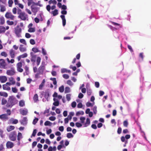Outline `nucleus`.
Returning <instances> with one entry per match:
<instances>
[{
  "mask_svg": "<svg viewBox=\"0 0 151 151\" xmlns=\"http://www.w3.org/2000/svg\"><path fill=\"white\" fill-rule=\"evenodd\" d=\"M18 101L13 96H10L8 98V101L6 105L7 107H12L13 106L18 103Z\"/></svg>",
  "mask_w": 151,
  "mask_h": 151,
  "instance_id": "nucleus-1",
  "label": "nucleus"
},
{
  "mask_svg": "<svg viewBox=\"0 0 151 151\" xmlns=\"http://www.w3.org/2000/svg\"><path fill=\"white\" fill-rule=\"evenodd\" d=\"M17 137V134L15 132H13L11 133L9 135L10 139L12 141L16 140Z\"/></svg>",
  "mask_w": 151,
  "mask_h": 151,
  "instance_id": "nucleus-2",
  "label": "nucleus"
},
{
  "mask_svg": "<svg viewBox=\"0 0 151 151\" xmlns=\"http://www.w3.org/2000/svg\"><path fill=\"white\" fill-rule=\"evenodd\" d=\"M5 16L7 19H9L11 20H13L14 17L11 12H6Z\"/></svg>",
  "mask_w": 151,
  "mask_h": 151,
  "instance_id": "nucleus-3",
  "label": "nucleus"
},
{
  "mask_svg": "<svg viewBox=\"0 0 151 151\" xmlns=\"http://www.w3.org/2000/svg\"><path fill=\"white\" fill-rule=\"evenodd\" d=\"M27 17V14L24 12H22L19 13V18L22 20H25Z\"/></svg>",
  "mask_w": 151,
  "mask_h": 151,
  "instance_id": "nucleus-4",
  "label": "nucleus"
},
{
  "mask_svg": "<svg viewBox=\"0 0 151 151\" xmlns=\"http://www.w3.org/2000/svg\"><path fill=\"white\" fill-rule=\"evenodd\" d=\"M15 72L14 69L7 70L6 71V74L9 76H12L14 74Z\"/></svg>",
  "mask_w": 151,
  "mask_h": 151,
  "instance_id": "nucleus-5",
  "label": "nucleus"
},
{
  "mask_svg": "<svg viewBox=\"0 0 151 151\" xmlns=\"http://www.w3.org/2000/svg\"><path fill=\"white\" fill-rule=\"evenodd\" d=\"M6 147L7 148H11L14 146V143L10 141H8L6 144Z\"/></svg>",
  "mask_w": 151,
  "mask_h": 151,
  "instance_id": "nucleus-6",
  "label": "nucleus"
},
{
  "mask_svg": "<svg viewBox=\"0 0 151 151\" xmlns=\"http://www.w3.org/2000/svg\"><path fill=\"white\" fill-rule=\"evenodd\" d=\"M6 65L5 60L3 59H0V68H4Z\"/></svg>",
  "mask_w": 151,
  "mask_h": 151,
  "instance_id": "nucleus-7",
  "label": "nucleus"
},
{
  "mask_svg": "<svg viewBox=\"0 0 151 151\" xmlns=\"http://www.w3.org/2000/svg\"><path fill=\"white\" fill-rule=\"evenodd\" d=\"M45 69V66L44 65H42L38 68V71L43 74V71Z\"/></svg>",
  "mask_w": 151,
  "mask_h": 151,
  "instance_id": "nucleus-8",
  "label": "nucleus"
},
{
  "mask_svg": "<svg viewBox=\"0 0 151 151\" xmlns=\"http://www.w3.org/2000/svg\"><path fill=\"white\" fill-rule=\"evenodd\" d=\"M7 80V77L5 76H0V82L1 83L6 82Z\"/></svg>",
  "mask_w": 151,
  "mask_h": 151,
  "instance_id": "nucleus-9",
  "label": "nucleus"
},
{
  "mask_svg": "<svg viewBox=\"0 0 151 151\" xmlns=\"http://www.w3.org/2000/svg\"><path fill=\"white\" fill-rule=\"evenodd\" d=\"M20 111V114L23 115H26L28 113V110L27 109H21Z\"/></svg>",
  "mask_w": 151,
  "mask_h": 151,
  "instance_id": "nucleus-10",
  "label": "nucleus"
},
{
  "mask_svg": "<svg viewBox=\"0 0 151 151\" xmlns=\"http://www.w3.org/2000/svg\"><path fill=\"white\" fill-rule=\"evenodd\" d=\"M15 54L14 50L13 49H12L9 51V54L11 58H14Z\"/></svg>",
  "mask_w": 151,
  "mask_h": 151,
  "instance_id": "nucleus-11",
  "label": "nucleus"
},
{
  "mask_svg": "<svg viewBox=\"0 0 151 151\" xmlns=\"http://www.w3.org/2000/svg\"><path fill=\"white\" fill-rule=\"evenodd\" d=\"M0 119L2 120H6L8 119V117L6 114H4L0 115Z\"/></svg>",
  "mask_w": 151,
  "mask_h": 151,
  "instance_id": "nucleus-12",
  "label": "nucleus"
},
{
  "mask_svg": "<svg viewBox=\"0 0 151 151\" xmlns=\"http://www.w3.org/2000/svg\"><path fill=\"white\" fill-rule=\"evenodd\" d=\"M60 17L62 20L63 25L64 26L66 24V19L65 16L64 15H61Z\"/></svg>",
  "mask_w": 151,
  "mask_h": 151,
  "instance_id": "nucleus-13",
  "label": "nucleus"
},
{
  "mask_svg": "<svg viewBox=\"0 0 151 151\" xmlns=\"http://www.w3.org/2000/svg\"><path fill=\"white\" fill-rule=\"evenodd\" d=\"M2 86L4 90L9 91L11 89L6 84L3 85Z\"/></svg>",
  "mask_w": 151,
  "mask_h": 151,
  "instance_id": "nucleus-14",
  "label": "nucleus"
},
{
  "mask_svg": "<svg viewBox=\"0 0 151 151\" xmlns=\"http://www.w3.org/2000/svg\"><path fill=\"white\" fill-rule=\"evenodd\" d=\"M5 22V19L4 17L1 16L0 17V25H3Z\"/></svg>",
  "mask_w": 151,
  "mask_h": 151,
  "instance_id": "nucleus-15",
  "label": "nucleus"
},
{
  "mask_svg": "<svg viewBox=\"0 0 151 151\" xmlns=\"http://www.w3.org/2000/svg\"><path fill=\"white\" fill-rule=\"evenodd\" d=\"M31 10L32 12L36 13L37 12V8L33 5L31 6Z\"/></svg>",
  "mask_w": 151,
  "mask_h": 151,
  "instance_id": "nucleus-16",
  "label": "nucleus"
},
{
  "mask_svg": "<svg viewBox=\"0 0 151 151\" xmlns=\"http://www.w3.org/2000/svg\"><path fill=\"white\" fill-rule=\"evenodd\" d=\"M19 50L22 52H24L26 50V48L23 45H20L19 47Z\"/></svg>",
  "mask_w": 151,
  "mask_h": 151,
  "instance_id": "nucleus-17",
  "label": "nucleus"
},
{
  "mask_svg": "<svg viewBox=\"0 0 151 151\" xmlns=\"http://www.w3.org/2000/svg\"><path fill=\"white\" fill-rule=\"evenodd\" d=\"M32 53H31V61L32 62H35L36 60V55H32Z\"/></svg>",
  "mask_w": 151,
  "mask_h": 151,
  "instance_id": "nucleus-18",
  "label": "nucleus"
},
{
  "mask_svg": "<svg viewBox=\"0 0 151 151\" xmlns=\"http://www.w3.org/2000/svg\"><path fill=\"white\" fill-rule=\"evenodd\" d=\"M61 72L62 73H71V71L70 70H67L66 68H63L61 69Z\"/></svg>",
  "mask_w": 151,
  "mask_h": 151,
  "instance_id": "nucleus-19",
  "label": "nucleus"
},
{
  "mask_svg": "<svg viewBox=\"0 0 151 151\" xmlns=\"http://www.w3.org/2000/svg\"><path fill=\"white\" fill-rule=\"evenodd\" d=\"M0 12H4L6 11V8L5 6L0 4Z\"/></svg>",
  "mask_w": 151,
  "mask_h": 151,
  "instance_id": "nucleus-20",
  "label": "nucleus"
},
{
  "mask_svg": "<svg viewBox=\"0 0 151 151\" xmlns=\"http://www.w3.org/2000/svg\"><path fill=\"white\" fill-rule=\"evenodd\" d=\"M5 31V27L3 26H0V33H4Z\"/></svg>",
  "mask_w": 151,
  "mask_h": 151,
  "instance_id": "nucleus-21",
  "label": "nucleus"
},
{
  "mask_svg": "<svg viewBox=\"0 0 151 151\" xmlns=\"http://www.w3.org/2000/svg\"><path fill=\"white\" fill-rule=\"evenodd\" d=\"M19 26L17 25L15 28V33L18 37H19Z\"/></svg>",
  "mask_w": 151,
  "mask_h": 151,
  "instance_id": "nucleus-22",
  "label": "nucleus"
},
{
  "mask_svg": "<svg viewBox=\"0 0 151 151\" xmlns=\"http://www.w3.org/2000/svg\"><path fill=\"white\" fill-rule=\"evenodd\" d=\"M9 81L12 84L14 85L15 83V81L14 80V79L12 77L9 78Z\"/></svg>",
  "mask_w": 151,
  "mask_h": 151,
  "instance_id": "nucleus-23",
  "label": "nucleus"
},
{
  "mask_svg": "<svg viewBox=\"0 0 151 151\" xmlns=\"http://www.w3.org/2000/svg\"><path fill=\"white\" fill-rule=\"evenodd\" d=\"M74 115V113L73 112H71L69 113V115L68 116L67 118L69 119L70 120L72 119V116Z\"/></svg>",
  "mask_w": 151,
  "mask_h": 151,
  "instance_id": "nucleus-24",
  "label": "nucleus"
},
{
  "mask_svg": "<svg viewBox=\"0 0 151 151\" xmlns=\"http://www.w3.org/2000/svg\"><path fill=\"white\" fill-rule=\"evenodd\" d=\"M14 129V126H10L7 127L6 129L8 132H9Z\"/></svg>",
  "mask_w": 151,
  "mask_h": 151,
  "instance_id": "nucleus-25",
  "label": "nucleus"
},
{
  "mask_svg": "<svg viewBox=\"0 0 151 151\" xmlns=\"http://www.w3.org/2000/svg\"><path fill=\"white\" fill-rule=\"evenodd\" d=\"M45 79H44L41 83L39 87V89H42V87L45 84Z\"/></svg>",
  "mask_w": 151,
  "mask_h": 151,
  "instance_id": "nucleus-26",
  "label": "nucleus"
},
{
  "mask_svg": "<svg viewBox=\"0 0 151 151\" xmlns=\"http://www.w3.org/2000/svg\"><path fill=\"white\" fill-rule=\"evenodd\" d=\"M33 100L35 102H36L38 101V97L37 94H35L33 97Z\"/></svg>",
  "mask_w": 151,
  "mask_h": 151,
  "instance_id": "nucleus-27",
  "label": "nucleus"
},
{
  "mask_svg": "<svg viewBox=\"0 0 151 151\" xmlns=\"http://www.w3.org/2000/svg\"><path fill=\"white\" fill-rule=\"evenodd\" d=\"M50 96V94L48 91H46L44 95V97L47 100Z\"/></svg>",
  "mask_w": 151,
  "mask_h": 151,
  "instance_id": "nucleus-28",
  "label": "nucleus"
},
{
  "mask_svg": "<svg viewBox=\"0 0 151 151\" xmlns=\"http://www.w3.org/2000/svg\"><path fill=\"white\" fill-rule=\"evenodd\" d=\"M0 95L1 96H4L6 97L8 96V95L6 92H0Z\"/></svg>",
  "mask_w": 151,
  "mask_h": 151,
  "instance_id": "nucleus-29",
  "label": "nucleus"
},
{
  "mask_svg": "<svg viewBox=\"0 0 151 151\" xmlns=\"http://www.w3.org/2000/svg\"><path fill=\"white\" fill-rule=\"evenodd\" d=\"M51 13L53 14V16H55L58 14V10L57 9H55L54 11H52Z\"/></svg>",
  "mask_w": 151,
  "mask_h": 151,
  "instance_id": "nucleus-30",
  "label": "nucleus"
},
{
  "mask_svg": "<svg viewBox=\"0 0 151 151\" xmlns=\"http://www.w3.org/2000/svg\"><path fill=\"white\" fill-rule=\"evenodd\" d=\"M35 28H29V29L28 31L29 32H33L35 31Z\"/></svg>",
  "mask_w": 151,
  "mask_h": 151,
  "instance_id": "nucleus-31",
  "label": "nucleus"
},
{
  "mask_svg": "<svg viewBox=\"0 0 151 151\" xmlns=\"http://www.w3.org/2000/svg\"><path fill=\"white\" fill-rule=\"evenodd\" d=\"M25 105L24 101L23 100H21L19 101V106L21 107H23Z\"/></svg>",
  "mask_w": 151,
  "mask_h": 151,
  "instance_id": "nucleus-32",
  "label": "nucleus"
},
{
  "mask_svg": "<svg viewBox=\"0 0 151 151\" xmlns=\"http://www.w3.org/2000/svg\"><path fill=\"white\" fill-rule=\"evenodd\" d=\"M64 86L63 85L61 86L59 88V91L61 93L63 92L64 91Z\"/></svg>",
  "mask_w": 151,
  "mask_h": 151,
  "instance_id": "nucleus-33",
  "label": "nucleus"
},
{
  "mask_svg": "<svg viewBox=\"0 0 151 151\" xmlns=\"http://www.w3.org/2000/svg\"><path fill=\"white\" fill-rule=\"evenodd\" d=\"M70 89L68 87H65V93H69L70 92Z\"/></svg>",
  "mask_w": 151,
  "mask_h": 151,
  "instance_id": "nucleus-34",
  "label": "nucleus"
},
{
  "mask_svg": "<svg viewBox=\"0 0 151 151\" xmlns=\"http://www.w3.org/2000/svg\"><path fill=\"white\" fill-rule=\"evenodd\" d=\"M7 101L4 98L2 99L1 100V104L2 105H4L7 103Z\"/></svg>",
  "mask_w": 151,
  "mask_h": 151,
  "instance_id": "nucleus-35",
  "label": "nucleus"
},
{
  "mask_svg": "<svg viewBox=\"0 0 151 151\" xmlns=\"http://www.w3.org/2000/svg\"><path fill=\"white\" fill-rule=\"evenodd\" d=\"M41 58L39 57H38L37 58L36 63L37 66L40 64L41 61Z\"/></svg>",
  "mask_w": 151,
  "mask_h": 151,
  "instance_id": "nucleus-36",
  "label": "nucleus"
},
{
  "mask_svg": "<svg viewBox=\"0 0 151 151\" xmlns=\"http://www.w3.org/2000/svg\"><path fill=\"white\" fill-rule=\"evenodd\" d=\"M84 114V113L83 111H78L76 113V115L77 116H79L80 115H83Z\"/></svg>",
  "mask_w": 151,
  "mask_h": 151,
  "instance_id": "nucleus-37",
  "label": "nucleus"
},
{
  "mask_svg": "<svg viewBox=\"0 0 151 151\" xmlns=\"http://www.w3.org/2000/svg\"><path fill=\"white\" fill-rule=\"evenodd\" d=\"M32 3H33L35 5H37V4L36 3H34L33 2V0H28L27 4L28 6H30Z\"/></svg>",
  "mask_w": 151,
  "mask_h": 151,
  "instance_id": "nucleus-38",
  "label": "nucleus"
},
{
  "mask_svg": "<svg viewBox=\"0 0 151 151\" xmlns=\"http://www.w3.org/2000/svg\"><path fill=\"white\" fill-rule=\"evenodd\" d=\"M27 55L26 53H24L22 55L19 56V60L20 58H24L26 57L27 56Z\"/></svg>",
  "mask_w": 151,
  "mask_h": 151,
  "instance_id": "nucleus-39",
  "label": "nucleus"
},
{
  "mask_svg": "<svg viewBox=\"0 0 151 151\" xmlns=\"http://www.w3.org/2000/svg\"><path fill=\"white\" fill-rule=\"evenodd\" d=\"M73 137V135L71 133H68L67 134V137L68 138H70Z\"/></svg>",
  "mask_w": 151,
  "mask_h": 151,
  "instance_id": "nucleus-40",
  "label": "nucleus"
},
{
  "mask_svg": "<svg viewBox=\"0 0 151 151\" xmlns=\"http://www.w3.org/2000/svg\"><path fill=\"white\" fill-rule=\"evenodd\" d=\"M32 51L36 53L40 52L38 49L36 47H33L32 49Z\"/></svg>",
  "mask_w": 151,
  "mask_h": 151,
  "instance_id": "nucleus-41",
  "label": "nucleus"
},
{
  "mask_svg": "<svg viewBox=\"0 0 151 151\" xmlns=\"http://www.w3.org/2000/svg\"><path fill=\"white\" fill-rule=\"evenodd\" d=\"M42 74L41 73H40L39 72H37V73L35 74V78H38L40 77V76H39V75H40Z\"/></svg>",
  "mask_w": 151,
  "mask_h": 151,
  "instance_id": "nucleus-42",
  "label": "nucleus"
},
{
  "mask_svg": "<svg viewBox=\"0 0 151 151\" xmlns=\"http://www.w3.org/2000/svg\"><path fill=\"white\" fill-rule=\"evenodd\" d=\"M5 134H4V132L3 131L0 129V136L2 138H3L4 137Z\"/></svg>",
  "mask_w": 151,
  "mask_h": 151,
  "instance_id": "nucleus-43",
  "label": "nucleus"
},
{
  "mask_svg": "<svg viewBox=\"0 0 151 151\" xmlns=\"http://www.w3.org/2000/svg\"><path fill=\"white\" fill-rule=\"evenodd\" d=\"M67 83L70 86H72L73 85V83L70 80H68L67 81Z\"/></svg>",
  "mask_w": 151,
  "mask_h": 151,
  "instance_id": "nucleus-44",
  "label": "nucleus"
},
{
  "mask_svg": "<svg viewBox=\"0 0 151 151\" xmlns=\"http://www.w3.org/2000/svg\"><path fill=\"white\" fill-rule=\"evenodd\" d=\"M71 95L70 94H68L66 95V98L68 101H69L70 99Z\"/></svg>",
  "mask_w": 151,
  "mask_h": 151,
  "instance_id": "nucleus-45",
  "label": "nucleus"
},
{
  "mask_svg": "<svg viewBox=\"0 0 151 151\" xmlns=\"http://www.w3.org/2000/svg\"><path fill=\"white\" fill-rule=\"evenodd\" d=\"M59 101L58 100L56 101H55L53 104L55 106H59Z\"/></svg>",
  "mask_w": 151,
  "mask_h": 151,
  "instance_id": "nucleus-46",
  "label": "nucleus"
},
{
  "mask_svg": "<svg viewBox=\"0 0 151 151\" xmlns=\"http://www.w3.org/2000/svg\"><path fill=\"white\" fill-rule=\"evenodd\" d=\"M10 122H12V123H18V120L17 119H14L13 118H11L10 120Z\"/></svg>",
  "mask_w": 151,
  "mask_h": 151,
  "instance_id": "nucleus-47",
  "label": "nucleus"
},
{
  "mask_svg": "<svg viewBox=\"0 0 151 151\" xmlns=\"http://www.w3.org/2000/svg\"><path fill=\"white\" fill-rule=\"evenodd\" d=\"M37 130L36 129H34L33 131L32 134L31 136V137H32V136L35 137V136Z\"/></svg>",
  "mask_w": 151,
  "mask_h": 151,
  "instance_id": "nucleus-48",
  "label": "nucleus"
},
{
  "mask_svg": "<svg viewBox=\"0 0 151 151\" xmlns=\"http://www.w3.org/2000/svg\"><path fill=\"white\" fill-rule=\"evenodd\" d=\"M12 92L14 93H16L17 92L18 89L16 87H12Z\"/></svg>",
  "mask_w": 151,
  "mask_h": 151,
  "instance_id": "nucleus-49",
  "label": "nucleus"
},
{
  "mask_svg": "<svg viewBox=\"0 0 151 151\" xmlns=\"http://www.w3.org/2000/svg\"><path fill=\"white\" fill-rule=\"evenodd\" d=\"M63 77L65 79H68L69 78V76L68 75L66 74H64L63 75Z\"/></svg>",
  "mask_w": 151,
  "mask_h": 151,
  "instance_id": "nucleus-50",
  "label": "nucleus"
},
{
  "mask_svg": "<svg viewBox=\"0 0 151 151\" xmlns=\"http://www.w3.org/2000/svg\"><path fill=\"white\" fill-rule=\"evenodd\" d=\"M8 4L9 7H12V4L13 3V1L12 0H9L8 1Z\"/></svg>",
  "mask_w": 151,
  "mask_h": 151,
  "instance_id": "nucleus-51",
  "label": "nucleus"
},
{
  "mask_svg": "<svg viewBox=\"0 0 151 151\" xmlns=\"http://www.w3.org/2000/svg\"><path fill=\"white\" fill-rule=\"evenodd\" d=\"M6 23L7 24L9 25H12L14 23L13 21H10L9 20H7L6 21Z\"/></svg>",
  "mask_w": 151,
  "mask_h": 151,
  "instance_id": "nucleus-52",
  "label": "nucleus"
},
{
  "mask_svg": "<svg viewBox=\"0 0 151 151\" xmlns=\"http://www.w3.org/2000/svg\"><path fill=\"white\" fill-rule=\"evenodd\" d=\"M20 42L26 45V43L25 40L24 39H21L19 40Z\"/></svg>",
  "mask_w": 151,
  "mask_h": 151,
  "instance_id": "nucleus-53",
  "label": "nucleus"
},
{
  "mask_svg": "<svg viewBox=\"0 0 151 151\" xmlns=\"http://www.w3.org/2000/svg\"><path fill=\"white\" fill-rule=\"evenodd\" d=\"M1 55L2 56L6 57L7 56V54L5 52H2L1 53Z\"/></svg>",
  "mask_w": 151,
  "mask_h": 151,
  "instance_id": "nucleus-54",
  "label": "nucleus"
},
{
  "mask_svg": "<svg viewBox=\"0 0 151 151\" xmlns=\"http://www.w3.org/2000/svg\"><path fill=\"white\" fill-rule=\"evenodd\" d=\"M42 53L43 55H47V52L46 50H45L43 48H42Z\"/></svg>",
  "mask_w": 151,
  "mask_h": 151,
  "instance_id": "nucleus-55",
  "label": "nucleus"
},
{
  "mask_svg": "<svg viewBox=\"0 0 151 151\" xmlns=\"http://www.w3.org/2000/svg\"><path fill=\"white\" fill-rule=\"evenodd\" d=\"M7 60L9 63H14V60L12 59L11 60H10L8 58H7Z\"/></svg>",
  "mask_w": 151,
  "mask_h": 151,
  "instance_id": "nucleus-56",
  "label": "nucleus"
},
{
  "mask_svg": "<svg viewBox=\"0 0 151 151\" xmlns=\"http://www.w3.org/2000/svg\"><path fill=\"white\" fill-rule=\"evenodd\" d=\"M91 93H92V91H91V90L90 89H87V94L88 95L90 96V95H91Z\"/></svg>",
  "mask_w": 151,
  "mask_h": 151,
  "instance_id": "nucleus-57",
  "label": "nucleus"
},
{
  "mask_svg": "<svg viewBox=\"0 0 151 151\" xmlns=\"http://www.w3.org/2000/svg\"><path fill=\"white\" fill-rule=\"evenodd\" d=\"M30 43L32 45L35 44V40L33 39H31L30 40Z\"/></svg>",
  "mask_w": 151,
  "mask_h": 151,
  "instance_id": "nucleus-58",
  "label": "nucleus"
},
{
  "mask_svg": "<svg viewBox=\"0 0 151 151\" xmlns=\"http://www.w3.org/2000/svg\"><path fill=\"white\" fill-rule=\"evenodd\" d=\"M76 103L75 101H73L71 103V106L73 108H75L76 107Z\"/></svg>",
  "mask_w": 151,
  "mask_h": 151,
  "instance_id": "nucleus-59",
  "label": "nucleus"
},
{
  "mask_svg": "<svg viewBox=\"0 0 151 151\" xmlns=\"http://www.w3.org/2000/svg\"><path fill=\"white\" fill-rule=\"evenodd\" d=\"M139 58H140L142 60H143L144 57H143V52L140 53L139 55Z\"/></svg>",
  "mask_w": 151,
  "mask_h": 151,
  "instance_id": "nucleus-60",
  "label": "nucleus"
},
{
  "mask_svg": "<svg viewBox=\"0 0 151 151\" xmlns=\"http://www.w3.org/2000/svg\"><path fill=\"white\" fill-rule=\"evenodd\" d=\"M70 68L72 69L73 71H75L76 69V66H73L71 65L70 66Z\"/></svg>",
  "mask_w": 151,
  "mask_h": 151,
  "instance_id": "nucleus-61",
  "label": "nucleus"
},
{
  "mask_svg": "<svg viewBox=\"0 0 151 151\" xmlns=\"http://www.w3.org/2000/svg\"><path fill=\"white\" fill-rule=\"evenodd\" d=\"M25 36L27 38H29L31 37V35L28 33H26L25 34Z\"/></svg>",
  "mask_w": 151,
  "mask_h": 151,
  "instance_id": "nucleus-62",
  "label": "nucleus"
},
{
  "mask_svg": "<svg viewBox=\"0 0 151 151\" xmlns=\"http://www.w3.org/2000/svg\"><path fill=\"white\" fill-rule=\"evenodd\" d=\"M95 86L97 88L99 87V83L98 82H96L95 83Z\"/></svg>",
  "mask_w": 151,
  "mask_h": 151,
  "instance_id": "nucleus-63",
  "label": "nucleus"
},
{
  "mask_svg": "<svg viewBox=\"0 0 151 151\" xmlns=\"http://www.w3.org/2000/svg\"><path fill=\"white\" fill-rule=\"evenodd\" d=\"M32 81V80L30 78H28L27 79V83L29 84Z\"/></svg>",
  "mask_w": 151,
  "mask_h": 151,
  "instance_id": "nucleus-64",
  "label": "nucleus"
}]
</instances>
